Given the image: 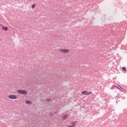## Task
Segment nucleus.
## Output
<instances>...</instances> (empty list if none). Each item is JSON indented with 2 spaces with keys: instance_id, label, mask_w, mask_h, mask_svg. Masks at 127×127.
Instances as JSON below:
<instances>
[{
  "instance_id": "nucleus-1",
  "label": "nucleus",
  "mask_w": 127,
  "mask_h": 127,
  "mask_svg": "<svg viewBox=\"0 0 127 127\" xmlns=\"http://www.w3.org/2000/svg\"><path fill=\"white\" fill-rule=\"evenodd\" d=\"M59 52L63 54H66L69 52V51L67 49H60L59 50Z\"/></svg>"
},
{
  "instance_id": "nucleus-2",
  "label": "nucleus",
  "mask_w": 127,
  "mask_h": 127,
  "mask_svg": "<svg viewBox=\"0 0 127 127\" xmlns=\"http://www.w3.org/2000/svg\"><path fill=\"white\" fill-rule=\"evenodd\" d=\"M17 92L19 94H22V95H27V92L26 90H18L17 91Z\"/></svg>"
},
{
  "instance_id": "nucleus-3",
  "label": "nucleus",
  "mask_w": 127,
  "mask_h": 127,
  "mask_svg": "<svg viewBox=\"0 0 127 127\" xmlns=\"http://www.w3.org/2000/svg\"><path fill=\"white\" fill-rule=\"evenodd\" d=\"M8 98L11 100H16L17 99V97L15 95H10L8 96Z\"/></svg>"
},
{
  "instance_id": "nucleus-4",
  "label": "nucleus",
  "mask_w": 127,
  "mask_h": 127,
  "mask_svg": "<svg viewBox=\"0 0 127 127\" xmlns=\"http://www.w3.org/2000/svg\"><path fill=\"white\" fill-rule=\"evenodd\" d=\"M76 122H74L73 123H71L70 125H68V127H74L76 125L75 123H76Z\"/></svg>"
},
{
  "instance_id": "nucleus-5",
  "label": "nucleus",
  "mask_w": 127,
  "mask_h": 127,
  "mask_svg": "<svg viewBox=\"0 0 127 127\" xmlns=\"http://www.w3.org/2000/svg\"><path fill=\"white\" fill-rule=\"evenodd\" d=\"M26 103L27 104H29V105H31L32 104V102L31 101H29V100H27L25 101Z\"/></svg>"
},
{
  "instance_id": "nucleus-6",
  "label": "nucleus",
  "mask_w": 127,
  "mask_h": 127,
  "mask_svg": "<svg viewBox=\"0 0 127 127\" xmlns=\"http://www.w3.org/2000/svg\"><path fill=\"white\" fill-rule=\"evenodd\" d=\"M68 117V115H64V116H63V117H62V118H63V119L64 120H65V119H67V118Z\"/></svg>"
},
{
  "instance_id": "nucleus-7",
  "label": "nucleus",
  "mask_w": 127,
  "mask_h": 127,
  "mask_svg": "<svg viewBox=\"0 0 127 127\" xmlns=\"http://www.w3.org/2000/svg\"><path fill=\"white\" fill-rule=\"evenodd\" d=\"M122 69L123 70V71H127V68L125 67H123Z\"/></svg>"
},
{
  "instance_id": "nucleus-8",
  "label": "nucleus",
  "mask_w": 127,
  "mask_h": 127,
  "mask_svg": "<svg viewBox=\"0 0 127 127\" xmlns=\"http://www.w3.org/2000/svg\"><path fill=\"white\" fill-rule=\"evenodd\" d=\"M2 29L5 31H7L8 30L7 27H3Z\"/></svg>"
},
{
  "instance_id": "nucleus-9",
  "label": "nucleus",
  "mask_w": 127,
  "mask_h": 127,
  "mask_svg": "<svg viewBox=\"0 0 127 127\" xmlns=\"http://www.w3.org/2000/svg\"><path fill=\"white\" fill-rule=\"evenodd\" d=\"M87 93V91H84L81 92V94H86V95Z\"/></svg>"
},
{
  "instance_id": "nucleus-10",
  "label": "nucleus",
  "mask_w": 127,
  "mask_h": 127,
  "mask_svg": "<svg viewBox=\"0 0 127 127\" xmlns=\"http://www.w3.org/2000/svg\"><path fill=\"white\" fill-rule=\"evenodd\" d=\"M112 87H113V88L117 87V89H118L120 90H121V89L117 86H113Z\"/></svg>"
},
{
  "instance_id": "nucleus-11",
  "label": "nucleus",
  "mask_w": 127,
  "mask_h": 127,
  "mask_svg": "<svg viewBox=\"0 0 127 127\" xmlns=\"http://www.w3.org/2000/svg\"><path fill=\"white\" fill-rule=\"evenodd\" d=\"M35 7V3H33V4H32V9L34 8Z\"/></svg>"
},
{
  "instance_id": "nucleus-12",
  "label": "nucleus",
  "mask_w": 127,
  "mask_h": 127,
  "mask_svg": "<svg viewBox=\"0 0 127 127\" xmlns=\"http://www.w3.org/2000/svg\"><path fill=\"white\" fill-rule=\"evenodd\" d=\"M92 92H87L86 95H90V94H92Z\"/></svg>"
},
{
  "instance_id": "nucleus-13",
  "label": "nucleus",
  "mask_w": 127,
  "mask_h": 127,
  "mask_svg": "<svg viewBox=\"0 0 127 127\" xmlns=\"http://www.w3.org/2000/svg\"><path fill=\"white\" fill-rule=\"evenodd\" d=\"M50 100H51L50 99H47V102H49L50 101Z\"/></svg>"
},
{
  "instance_id": "nucleus-14",
  "label": "nucleus",
  "mask_w": 127,
  "mask_h": 127,
  "mask_svg": "<svg viewBox=\"0 0 127 127\" xmlns=\"http://www.w3.org/2000/svg\"><path fill=\"white\" fill-rule=\"evenodd\" d=\"M120 87V88L121 89H122V90H124V89L123 88V87H122L121 86H119Z\"/></svg>"
}]
</instances>
